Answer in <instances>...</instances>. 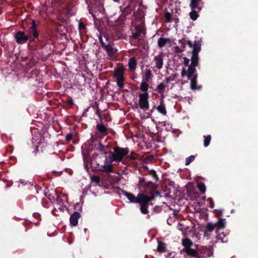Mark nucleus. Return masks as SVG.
I'll use <instances>...</instances> for the list:
<instances>
[{
    "label": "nucleus",
    "mask_w": 258,
    "mask_h": 258,
    "mask_svg": "<svg viewBox=\"0 0 258 258\" xmlns=\"http://www.w3.org/2000/svg\"><path fill=\"white\" fill-rule=\"evenodd\" d=\"M114 162L111 158L108 156V158L105 159L104 163L101 166L100 170L107 173L113 172L112 163Z\"/></svg>",
    "instance_id": "8"
},
{
    "label": "nucleus",
    "mask_w": 258,
    "mask_h": 258,
    "mask_svg": "<svg viewBox=\"0 0 258 258\" xmlns=\"http://www.w3.org/2000/svg\"><path fill=\"white\" fill-rule=\"evenodd\" d=\"M216 237L218 239L220 240L222 242H227L228 241V238L223 232L218 234Z\"/></svg>",
    "instance_id": "25"
},
{
    "label": "nucleus",
    "mask_w": 258,
    "mask_h": 258,
    "mask_svg": "<svg viewBox=\"0 0 258 258\" xmlns=\"http://www.w3.org/2000/svg\"><path fill=\"white\" fill-rule=\"evenodd\" d=\"M73 138V135L72 134H69L66 136V139L67 141L70 142Z\"/></svg>",
    "instance_id": "41"
},
{
    "label": "nucleus",
    "mask_w": 258,
    "mask_h": 258,
    "mask_svg": "<svg viewBox=\"0 0 258 258\" xmlns=\"http://www.w3.org/2000/svg\"><path fill=\"white\" fill-rule=\"evenodd\" d=\"M213 251V247L209 246L208 247H204L202 249V253L205 256H210L212 255Z\"/></svg>",
    "instance_id": "15"
},
{
    "label": "nucleus",
    "mask_w": 258,
    "mask_h": 258,
    "mask_svg": "<svg viewBox=\"0 0 258 258\" xmlns=\"http://www.w3.org/2000/svg\"><path fill=\"white\" fill-rule=\"evenodd\" d=\"M171 80V78L170 77H167L165 79V82L166 84H168Z\"/></svg>",
    "instance_id": "43"
},
{
    "label": "nucleus",
    "mask_w": 258,
    "mask_h": 258,
    "mask_svg": "<svg viewBox=\"0 0 258 258\" xmlns=\"http://www.w3.org/2000/svg\"><path fill=\"white\" fill-rule=\"evenodd\" d=\"M128 66L131 71H134L136 70L137 67V60L135 57H132L129 59Z\"/></svg>",
    "instance_id": "16"
},
{
    "label": "nucleus",
    "mask_w": 258,
    "mask_h": 258,
    "mask_svg": "<svg viewBox=\"0 0 258 258\" xmlns=\"http://www.w3.org/2000/svg\"><path fill=\"white\" fill-rule=\"evenodd\" d=\"M91 181L96 183H99L100 181V178L98 176L93 175L91 177Z\"/></svg>",
    "instance_id": "34"
},
{
    "label": "nucleus",
    "mask_w": 258,
    "mask_h": 258,
    "mask_svg": "<svg viewBox=\"0 0 258 258\" xmlns=\"http://www.w3.org/2000/svg\"><path fill=\"white\" fill-rule=\"evenodd\" d=\"M189 6L192 10L201 11L203 7V3L202 0H191Z\"/></svg>",
    "instance_id": "11"
},
{
    "label": "nucleus",
    "mask_w": 258,
    "mask_h": 258,
    "mask_svg": "<svg viewBox=\"0 0 258 258\" xmlns=\"http://www.w3.org/2000/svg\"><path fill=\"white\" fill-rule=\"evenodd\" d=\"M177 228L180 231H184L185 229V227L183 224L178 223L177 225Z\"/></svg>",
    "instance_id": "39"
},
{
    "label": "nucleus",
    "mask_w": 258,
    "mask_h": 258,
    "mask_svg": "<svg viewBox=\"0 0 258 258\" xmlns=\"http://www.w3.org/2000/svg\"><path fill=\"white\" fill-rule=\"evenodd\" d=\"M197 74H195L194 77L191 78L190 79V88L192 90H196L198 89L197 86Z\"/></svg>",
    "instance_id": "18"
},
{
    "label": "nucleus",
    "mask_w": 258,
    "mask_h": 258,
    "mask_svg": "<svg viewBox=\"0 0 258 258\" xmlns=\"http://www.w3.org/2000/svg\"><path fill=\"white\" fill-rule=\"evenodd\" d=\"M196 42H197L199 44H200L198 41H195L194 43H192L190 40H188L187 41V44H188V46L190 48H192V50H194V45H195Z\"/></svg>",
    "instance_id": "36"
},
{
    "label": "nucleus",
    "mask_w": 258,
    "mask_h": 258,
    "mask_svg": "<svg viewBox=\"0 0 258 258\" xmlns=\"http://www.w3.org/2000/svg\"><path fill=\"white\" fill-rule=\"evenodd\" d=\"M102 46L105 49L109 56L115 55L117 50L114 48L110 44L105 45L101 40H100Z\"/></svg>",
    "instance_id": "13"
},
{
    "label": "nucleus",
    "mask_w": 258,
    "mask_h": 258,
    "mask_svg": "<svg viewBox=\"0 0 258 258\" xmlns=\"http://www.w3.org/2000/svg\"><path fill=\"white\" fill-rule=\"evenodd\" d=\"M125 71L126 68L123 66L118 67L114 70L113 77L116 80L117 86L120 89L123 88L124 86Z\"/></svg>",
    "instance_id": "5"
},
{
    "label": "nucleus",
    "mask_w": 258,
    "mask_h": 258,
    "mask_svg": "<svg viewBox=\"0 0 258 258\" xmlns=\"http://www.w3.org/2000/svg\"><path fill=\"white\" fill-rule=\"evenodd\" d=\"M153 177L154 179H155L156 180L158 179L157 175L156 174L155 172L153 171L152 172Z\"/></svg>",
    "instance_id": "44"
},
{
    "label": "nucleus",
    "mask_w": 258,
    "mask_h": 258,
    "mask_svg": "<svg viewBox=\"0 0 258 258\" xmlns=\"http://www.w3.org/2000/svg\"><path fill=\"white\" fill-rule=\"evenodd\" d=\"M157 109L160 113L165 115L167 111L163 101L160 103V105L157 107Z\"/></svg>",
    "instance_id": "21"
},
{
    "label": "nucleus",
    "mask_w": 258,
    "mask_h": 258,
    "mask_svg": "<svg viewBox=\"0 0 258 258\" xmlns=\"http://www.w3.org/2000/svg\"><path fill=\"white\" fill-rule=\"evenodd\" d=\"M129 153V150L127 148L115 147L113 152L110 151L109 156L112 160L116 162H120L122 161L123 158Z\"/></svg>",
    "instance_id": "4"
},
{
    "label": "nucleus",
    "mask_w": 258,
    "mask_h": 258,
    "mask_svg": "<svg viewBox=\"0 0 258 258\" xmlns=\"http://www.w3.org/2000/svg\"><path fill=\"white\" fill-rule=\"evenodd\" d=\"M204 146L205 147H208L211 142V135H208V136H204Z\"/></svg>",
    "instance_id": "27"
},
{
    "label": "nucleus",
    "mask_w": 258,
    "mask_h": 258,
    "mask_svg": "<svg viewBox=\"0 0 258 258\" xmlns=\"http://www.w3.org/2000/svg\"><path fill=\"white\" fill-rule=\"evenodd\" d=\"M187 40H186L185 39H182L178 40V42L181 44V50H179V51L182 52L184 51L186 44H187Z\"/></svg>",
    "instance_id": "30"
},
{
    "label": "nucleus",
    "mask_w": 258,
    "mask_h": 258,
    "mask_svg": "<svg viewBox=\"0 0 258 258\" xmlns=\"http://www.w3.org/2000/svg\"><path fill=\"white\" fill-rule=\"evenodd\" d=\"M153 77L152 71L150 69H147L145 72L143 80L145 82H149Z\"/></svg>",
    "instance_id": "20"
},
{
    "label": "nucleus",
    "mask_w": 258,
    "mask_h": 258,
    "mask_svg": "<svg viewBox=\"0 0 258 258\" xmlns=\"http://www.w3.org/2000/svg\"><path fill=\"white\" fill-rule=\"evenodd\" d=\"M80 217V214L78 212H75L70 216V222L72 226H76L78 223V219Z\"/></svg>",
    "instance_id": "14"
},
{
    "label": "nucleus",
    "mask_w": 258,
    "mask_h": 258,
    "mask_svg": "<svg viewBox=\"0 0 258 258\" xmlns=\"http://www.w3.org/2000/svg\"><path fill=\"white\" fill-rule=\"evenodd\" d=\"M166 87V85L164 83H161L159 84L157 86V90L158 92L160 93H163L165 91V87Z\"/></svg>",
    "instance_id": "28"
},
{
    "label": "nucleus",
    "mask_w": 258,
    "mask_h": 258,
    "mask_svg": "<svg viewBox=\"0 0 258 258\" xmlns=\"http://www.w3.org/2000/svg\"><path fill=\"white\" fill-rule=\"evenodd\" d=\"M182 244L184 248L182 251L185 252L186 254L195 257L197 255V251L196 248L192 247L194 243L192 241L188 238H185L182 239Z\"/></svg>",
    "instance_id": "6"
},
{
    "label": "nucleus",
    "mask_w": 258,
    "mask_h": 258,
    "mask_svg": "<svg viewBox=\"0 0 258 258\" xmlns=\"http://www.w3.org/2000/svg\"><path fill=\"white\" fill-rule=\"evenodd\" d=\"M97 129L98 130L102 133H104L106 132V127L103 125V124H98L97 125Z\"/></svg>",
    "instance_id": "32"
},
{
    "label": "nucleus",
    "mask_w": 258,
    "mask_h": 258,
    "mask_svg": "<svg viewBox=\"0 0 258 258\" xmlns=\"http://www.w3.org/2000/svg\"><path fill=\"white\" fill-rule=\"evenodd\" d=\"M165 18L166 22H169L171 21V14L169 12H166L165 14Z\"/></svg>",
    "instance_id": "37"
},
{
    "label": "nucleus",
    "mask_w": 258,
    "mask_h": 258,
    "mask_svg": "<svg viewBox=\"0 0 258 258\" xmlns=\"http://www.w3.org/2000/svg\"><path fill=\"white\" fill-rule=\"evenodd\" d=\"M170 42V39L169 38H164L160 37L158 40V45L160 48L163 47L167 43Z\"/></svg>",
    "instance_id": "19"
},
{
    "label": "nucleus",
    "mask_w": 258,
    "mask_h": 258,
    "mask_svg": "<svg viewBox=\"0 0 258 258\" xmlns=\"http://www.w3.org/2000/svg\"><path fill=\"white\" fill-rule=\"evenodd\" d=\"M123 195L133 203H138L140 205V210L142 213L146 214L148 213V204L154 199V196H147L144 194H138L136 197L132 193L123 191Z\"/></svg>",
    "instance_id": "1"
},
{
    "label": "nucleus",
    "mask_w": 258,
    "mask_h": 258,
    "mask_svg": "<svg viewBox=\"0 0 258 258\" xmlns=\"http://www.w3.org/2000/svg\"><path fill=\"white\" fill-rule=\"evenodd\" d=\"M15 38L17 43L23 44L29 40L28 35H26L23 31H18L15 34Z\"/></svg>",
    "instance_id": "10"
},
{
    "label": "nucleus",
    "mask_w": 258,
    "mask_h": 258,
    "mask_svg": "<svg viewBox=\"0 0 258 258\" xmlns=\"http://www.w3.org/2000/svg\"><path fill=\"white\" fill-rule=\"evenodd\" d=\"M207 202L208 203V206L213 209L214 207V201H213L212 199L211 198H209L208 199H207Z\"/></svg>",
    "instance_id": "35"
},
{
    "label": "nucleus",
    "mask_w": 258,
    "mask_h": 258,
    "mask_svg": "<svg viewBox=\"0 0 258 258\" xmlns=\"http://www.w3.org/2000/svg\"><path fill=\"white\" fill-rule=\"evenodd\" d=\"M114 2H116V3H119V0H113Z\"/></svg>",
    "instance_id": "46"
},
{
    "label": "nucleus",
    "mask_w": 258,
    "mask_h": 258,
    "mask_svg": "<svg viewBox=\"0 0 258 258\" xmlns=\"http://www.w3.org/2000/svg\"><path fill=\"white\" fill-rule=\"evenodd\" d=\"M195 159V156L191 155L190 156L187 158L185 160V165H188L192 161Z\"/></svg>",
    "instance_id": "33"
},
{
    "label": "nucleus",
    "mask_w": 258,
    "mask_h": 258,
    "mask_svg": "<svg viewBox=\"0 0 258 258\" xmlns=\"http://www.w3.org/2000/svg\"><path fill=\"white\" fill-rule=\"evenodd\" d=\"M183 64L185 66H189V59L186 57H184L183 58Z\"/></svg>",
    "instance_id": "40"
},
{
    "label": "nucleus",
    "mask_w": 258,
    "mask_h": 258,
    "mask_svg": "<svg viewBox=\"0 0 258 258\" xmlns=\"http://www.w3.org/2000/svg\"><path fill=\"white\" fill-rule=\"evenodd\" d=\"M216 231L217 232L218 230L223 229L225 226V220L223 219L220 218L217 222L214 223Z\"/></svg>",
    "instance_id": "17"
},
{
    "label": "nucleus",
    "mask_w": 258,
    "mask_h": 258,
    "mask_svg": "<svg viewBox=\"0 0 258 258\" xmlns=\"http://www.w3.org/2000/svg\"><path fill=\"white\" fill-rule=\"evenodd\" d=\"M157 249L160 252H164L165 251V243L161 241L159 242Z\"/></svg>",
    "instance_id": "29"
},
{
    "label": "nucleus",
    "mask_w": 258,
    "mask_h": 258,
    "mask_svg": "<svg viewBox=\"0 0 258 258\" xmlns=\"http://www.w3.org/2000/svg\"><path fill=\"white\" fill-rule=\"evenodd\" d=\"M154 60L155 63V67L158 69L160 70L163 65V53H160L158 55L155 56L154 58Z\"/></svg>",
    "instance_id": "12"
},
{
    "label": "nucleus",
    "mask_w": 258,
    "mask_h": 258,
    "mask_svg": "<svg viewBox=\"0 0 258 258\" xmlns=\"http://www.w3.org/2000/svg\"><path fill=\"white\" fill-rule=\"evenodd\" d=\"M106 147L103 146L102 144H99V146L97 147L96 149L98 151L102 152L104 154H106V152H105V148Z\"/></svg>",
    "instance_id": "31"
},
{
    "label": "nucleus",
    "mask_w": 258,
    "mask_h": 258,
    "mask_svg": "<svg viewBox=\"0 0 258 258\" xmlns=\"http://www.w3.org/2000/svg\"><path fill=\"white\" fill-rule=\"evenodd\" d=\"M201 50V44H199L197 42L195 43L194 45V50L191 51L192 56L191 57V63L188 66V70L186 71L185 68L182 69L181 72V76L183 78L186 75L187 76L188 79L194 77L195 74H196V67L198 65L199 57L198 54Z\"/></svg>",
    "instance_id": "2"
},
{
    "label": "nucleus",
    "mask_w": 258,
    "mask_h": 258,
    "mask_svg": "<svg viewBox=\"0 0 258 258\" xmlns=\"http://www.w3.org/2000/svg\"><path fill=\"white\" fill-rule=\"evenodd\" d=\"M197 187L199 190L202 194H205L206 191V186L205 183L203 182H199L197 183Z\"/></svg>",
    "instance_id": "23"
},
{
    "label": "nucleus",
    "mask_w": 258,
    "mask_h": 258,
    "mask_svg": "<svg viewBox=\"0 0 258 258\" xmlns=\"http://www.w3.org/2000/svg\"><path fill=\"white\" fill-rule=\"evenodd\" d=\"M148 97V93H144L139 95V104L141 109L146 110L149 108Z\"/></svg>",
    "instance_id": "7"
},
{
    "label": "nucleus",
    "mask_w": 258,
    "mask_h": 258,
    "mask_svg": "<svg viewBox=\"0 0 258 258\" xmlns=\"http://www.w3.org/2000/svg\"><path fill=\"white\" fill-rule=\"evenodd\" d=\"M175 49H176V51L177 52H180L179 50H181V49H180V48L179 47H178V46H176V47H175Z\"/></svg>",
    "instance_id": "45"
},
{
    "label": "nucleus",
    "mask_w": 258,
    "mask_h": 258,
    "mask_svg": "<svg viewBox=\"0 0 258 258\" xmlns=\"http://www.w3.org/2000/svg\"><path fill=\"white\" fill-rule=\"evenodd\" d=\"M138 187L142 194H149L153 196V192L156 189V185L151 181H147L143 177H140L137 184Z\"/></svg>",
    "instance_id": "3"
},
{
    "label": "nucleus",
    "mask_w": 258,
    "mask_h": 258,
    "mask_svg": "<svg viewBox=\"0 0 258 258\" xmlns=\"http://www.w3.org/2000/svg\"><path fill=\"white\" fill-rule=\"evenodd\" d=\"M130 157L131 159L135 160L137 158L136 155L134 153H131L130 155Z\"/></svg>",
    "instance_id": "42"
},
{
    "label": "nucleus",
    "mask_w": 258,
    "mask_h": 258,
    "mask_svg": "<svg viewBox=\"0 0 258 258\" xmlns=\"http://www.w3.org/2000/svg\"><path fill=\"white\" fill-rule=\"evenodd\" d=\"M199 12L197 10H192L191 12L189 13L190 18L194 21L196 20L199 17L198 13Z\"/></svg>",
    "instance_id": "24"
},
{
    "label": "nucleus",
    "mask_w": 258,
    "mask_h": 258,
    "mask_svg": "<svg viewBox=\"0 0 258 258\" xmlns=\"http://www.w3.org/2000/svg\"><path fill=\"white\" fill-rule=\"evenodd\" d=\"M28 34L27 35L30 41L33 40L34 38H36L38 36V33L37 31L36 25L34 20L32 21L31 26L28 29Z\"/></svg>",
    "instance_id": "9"
},
{
    "label": "nucleus",
    "mask_w": 258,
    "mask_h": 258,
    "mask_svg": "<svg viewBox=\"0 0 258 258\" xmlns=\"http://www.w3.org/2000/svg\"><path fill=\"white\" fill-rule=\"evenodd\" d=\"M149 88V85L147 84V82H142L140 85V89L143 92L145 93H147V91Z\"/></svg>",
    "instance_id": "26"
},
{
    "label": "nucleus",
    "mask_w": 258,
    "mask_h": 258,
    "mask_svg": "<svg viewBox=\"0 0 258 258\" xmlns=\"http://www.w3.org/2000/svg\"><path fill=\"white\" fill-rule=\"evenodd\" d=\"M215 229L216 230L215 224L212 223H208L205 227V233L212 232Z\"/></svg>",
    "instance_id": "22"
},
{
    "label": "nucleus",
    "mask_w": 258,
    "mask_h": 258,
    "mask_svg": "<svg viewBox=\"0 0 258 258\" xmlns=\"http://www.w3.org/2000/svg\"><path fill=\"white\" fill-rule=\"evenodd\" d=\"M140 35H141V32L139 31H138V32H137V33H133L132 37L134 39H136L138 38H139L140 36Z\"/></svg>",
    "instance_id": "38"
}]
</instances>
